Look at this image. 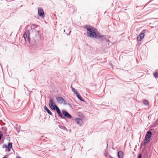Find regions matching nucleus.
<instances>
[{
    "label": "nucleus",
    "instance_id": "nucleus-1",
    "mask_svg": "<svg viewBox=\"0 0 158 158\" xmlns=\"http://www.w3.org/2000/svg\"><path fill=\"white\" fill-rule=\"evenodd\" d=\"M40 32L37 27L31 28L29 31H25L23 37L25 39L27 37V41L29 43L34 44L36 43V40H38L41 37Z\"/></svg>",
    "mask_w": 158,
    "mask_h": 158
},
{
    "label": "nucleus",
    "instance_id": "nucleus-2",
    "mask_svg": "<svg viewBox=\"0 0 158 158\" xmlns=\"http://www.w3.org/2000/svg\"><path fill=\"white\" fill-rule=\"evenodd\" d=\"M84 27L87 29V35L88 36L91 38H96L97 37V34L92 27L88 25H85Z\"/></svg>",
    "mask_w": 158,
    "mask_h": 158
},
{
    "label": "nucleus",
    "instance_id": "nucleus-3",
    "mask_svg": "<svg viewBox=\"0 0 158 158\" xmlns=\"http://www.w3.org/2000/svg\"><path fill=\"white\" fill-rule=\"evenodd\" d=\"M56 100L57 102L60 104H64L65 105H66L67 104H68L69 105H70V104L66 103L65 100L61 97H57L56 98Z\"/></svg>",
    "mask_w": 158,
    "mask_h": 158
},
{
    "label": "nucleus",
    "instance_id": "nucleus-4",
    "mask_svg": "<svg viewBox=\"0 0 158 158\" xmlns=\"http://www.w3.org/2000/svg\"><path fill=\"white\" fill-rule=\"evenodd\" d=\"M12 144L11 143H9L8 144H4L3 145L2 148H6V150L8 152H10L12 149Z\"/></svg>",
    "mask_w": 158,
    "mask_h": 158
},
{
    "label": "nucleus",
    "instance_id": "nucleus-5",
    "mask_svg": "<svg viewBox=\"0 0 158 158\" xmlns=\"http://www.w3.org/2000/svg\"><path fill=\"white\" fill-rule=\"evenodd\" d=\"M49 106L53 110H55L56 109V106H57L54 104V101L53 99H50L49 101Z\"/></svg>",
    "mask_w": 158,
    "mask_h": 158
},
{
    "label": "nucleus",
    "instance_id": "nucleus-6",
    "mask_svg": "<svg viewBox=\"0 0 158 158\" xmlns=\"http://www.w3.org/2000/svg\"><path fill=\"white\" fill-rule=\"evenodd\" d=\"M145 31V30H143L142 32L138 36L137 40L138 41H141V40L144 38V33Z\"/></svg>",
    "mask_w": 158,
    "mask_h": 158
},
{
    "label": "nucleus",
    "instance_id": "nucleus-7",
    "mask_svg": "<svg viewBox=\"0 0 158 158\" xmlns=\"http://www.w3.org/2000/svg\"><path fill=\"white\" fill-rule=\"evenodd\" d=\"M62 112L64 117L69 119H70L72 118V116L66 111L64 110H62Z\"/></svg>",
    "mask_w": 158,
    "mask_h": 158
},
{
    "label": "nucleus",
    "instance_id": "nucleus-8",
    "mask_svg": "<svg viewBox=\"0 0 158 158\" xmlns=\"http://www.w3.org/2000/svg\"><path fill=\"white\" fill-rule=\"evenodd\" d=\"M147 133V134L146 135L145 138V141H146L147 143L149 139L150 138L152 134L151 132L150 131H148Z\"/></svg>",
    "mask_w": 158,
    "mask_h": 158
},
{
    "label": "nucleus",
    "instance_id": "nucleus-9",
    "mask_svg": "<svg viewBox=\"0 0 158 158\" xmlns=\"http://www.w3.org/2000/svg\"><path fill=\"white\" fill-rule=\"evenodd\" d=\"M75 121L77 124L79 125H81L83 123V121L81 119L79 118H76L75 119Z\"/></svg>",
    "mask_w": 158,
    "mask_h": 158
},
{
    "label": "nucleus",
    "instance_id": "nucleus-10",
    "mask_svg": "<svg viewBox=\"0 0 158 158\" xmlns=\"http://www.w3.org/2000/svg\"><path fill=\"white\" fill-rule=\"evenodd\" d=\"M38 14L40 16H42L44 14L43 10L40 8L38 9Z\"/></svg>",
    "mask_w": 158,
    "mask_h": 158
},
{
    "label": "nucleus",
    "instance_id": "nucleus-11",
    "mask_svg": "<svg viewBox=\"0 0 158 158\" xmlns=\"http://www.w3.org/2000/svg\"><path fill=\"white\" fill-rule=\"evenodd\" d=\"M123 153L121 151H119L118 153V156L119 158H123Z\"/></svg>",
    "mask_w": 158,
    "mask_h": 158
},
{
    "label": "nucleus",
    "instance_id": "nucleus-12",
    "mask_svg": "<svg viewBox=\"0 0 158 158\" xmlns=\"http://www.w3.org/2000/svg\"><path fill=\"white\" fill-rule=\"evenodd\" d=\"M153 75L155 78H158V70H156V72L153 73Z\"/></svg>",
    "mask_w": 158,
    "mask_h": 158
},
{
    "label": "nucleus",
    "instance_id": "nucleus-13",
    "mask_svg": "<svg viewBox=\"0 0 158 158\" xmlns=\"http://www.w3.org/2000/svg\"><path fill=\"white\" fill-rule=\"evenodd\" d=\"M77 98H78L81 101H83V99L82 98V97L80 95L79 93H77V94H76Z\"/></svg>",
    "mask_w": 158,
    "mask_h": 158
},
{
    "label": "nucleus",
    "instance_id": "nucleus-14",
    "mask_svg": "<svg viewBox=\"0 0 158 158\" xmlns=\"http://www.w3.org/2000/svg\"><path fill=\"white\" fill-rule=\"evenodd\" d=\"M44 110L47 111V113L50 115H52V112L50 111V110L46 107L45 106L44 107Z\"/></svg>",
    "mask_w": 158,
    "mask_h": 158
},
{
    "label": "nucleus",
    "instance_id": "nucleus-15",
    "mask_svg": "<svg viewBox=\"0 0 158 158\" xmlns=\"http://www.w3.org/2000/svg\"><path fill=\"white\" fill-rule=\"evenodd\" d=\"M143 103L145 105L148 106L149 105V102L148 101L146 100H143Z\"/></svg>",
    "mask_w": 158,
    "mask_h": 158
},
{
    "label": "nucleus",
    "instance_id": "nucleus-16",
    "mask_svg": "<svg viewBox=\"0 0 158 158\" xmlns=\"http://www.w3.org/2000/svg\"><path fill=\"white\" fill-rule=\"evenodd\" d=\"M71 88L72 91L75 94H76V95L78 93V92L77 90H76L72 86Z\"/></svg>",
    "mask_w": 158,
    "mask_h": 158
},
{
    "label": "nucleus",
    "instance_id": "nucleus-17",
    "mask_svg": "<svg viewBox=\"0 0 158 158\" xmlns=\"http://www.w3.org/2000/svg\"><path fill=\"white\" fill-rule=\"evenodd\" d=\"M58 126L60 128L62 129L65 130L66 129L65 127L61 125H59Z\"/></svg>",
    "mask_w": 158,
    "mask_h": 158
},
{
    "label": "nucleus",
    "instance_id": "nucleus-18",
    "mask_svg": "<svg viewBox=\"0 0 158 158\" xmlns=\"http://www.w3.org/2000/svg\"><path fill=\"white\" fill-rule=\"evenodd\" d=\"M58 114L59 116L61 118H64V116H63V115L62 114V113H61V112H60L59 113H58Z\"/></svg>",
    "mask_w": 158,
    "mask_h": 158
},
{
    "label": "nucleus",
    "instance_id": "nucleus-19",
    "mask_svg": "<svg viewBox=\"0 0 158 158\" xmlns=\"http://www.w3.org/2000/svg\"><path fill=\"white\" fill-rule=\"evenodd\" d=\"M56 106V110L57 113H58L60 112V110L59 109V108L58 107V106Z\"/></svg>",
    "mask_w": 158,
    "mask_h": 158
},
{
    "label": "nucleus",
    "instance_id": "nucleus-20",
    "mask_svg": "<svg viewBox=\"0 0 158 158\" xmlns=\"http://www.w3.org/2000/svg\"><path fill=\"white\" fill-rule=\"evenodd\" d=\"M2 136V133L1 132V131H0V140H1Z\"/></svg>",
    "mask_w": 158,
    "mask_h": 158
},
{
    "label": "nucleus",
    "instance_id": "nucleus-21",
    "mask_svg": "<svg viewBox=\"0 0 158 158\" xmlns=\"http://www.w3.org/2000/svg\"><path fill=\"white\" fill-rule=\"evenodd\" d=\"M142 155L141 154H139L138 155V158H141Z\"/></svg>",
    "mask_w": 158,
    "mask_h": 158
},
{
    "label": "nucleus",
    "instance_id": "nucleus-22",
    "mask_svg": "<svg viewBox=\"0 0 158 158\" xmlns=\"http://www.w3.org/2000/svg\"><path fill=\"white\" fill-rule=\"evenodd\" d=\"M102 36H102V35H101L100 34H98V35H97V37H101Z\"/></svg>",
    "mask_w": 158,
    "mask_h": 158
},
{
    "label": "nucleus",
    "instance_id": "nucleus-23",
    "mask_svg": "<svg viewBox=\"0 0 158 158\" xmlns=\"http://www.w3.org/2000/svg\"><path fill=\"white\" fill-rule=\"evenodd\" d=\"M16 158H21L19 156L18 157H16Z\"/></svg>",
    "mask_w": 158,
    "mask_h": 158
},
{
    "label": "nucleus",
    "instance_id": "nucleus-24",
    "mask_svg": "<svg viewBox=\"0 0 158 158\" xmlns=\"http://www.w3.org/2000/svg\"><path fill=\"white\" fill-rule=\"evenodd\" d=\"M2 158H7L6 157V156H4V157H3Z\"/></svg>",
    "mask_w": 158,
    "mask_h": 158
},
{
    "label": "nucleus",
    "instance_id": "nucleus-25",
    "mask_svg": "<svg viewBox=\"0 0 158 158\" xmlns=\"http://www.w3.org/2000/svg\"><path fill=\"white\" fill-rule=\"evenodd\" d=\"M106 41H107V42H109V40H106Z\"/></svg>",
    "mask_w": 158,
    "mask_h": 158
}]
</instances>
